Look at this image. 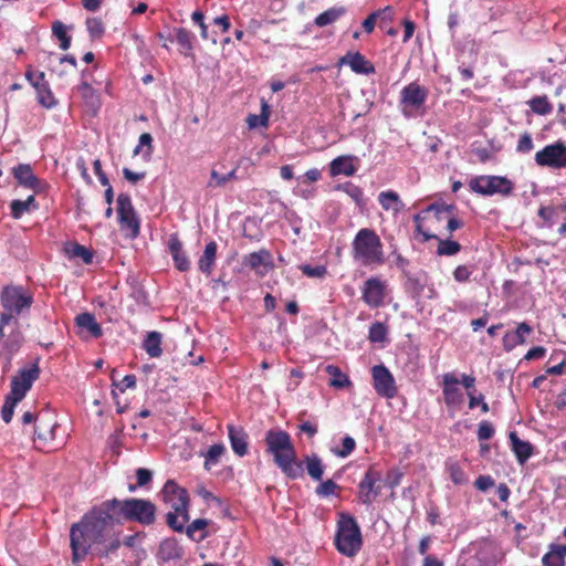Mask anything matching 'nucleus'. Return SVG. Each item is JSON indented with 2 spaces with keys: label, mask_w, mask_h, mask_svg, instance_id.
<instances>
[{
  "label": "nucleus",
  "mask_w": 566,
  "mask_h": 566,
  "mask_svg": "<svg viewBox=\"0 0 566 566\" xmlns=\"http://www.w3.org/2000/svg\"><path fill=\"white\" fill-rule=\"evenodd\" d=\"M116 524H119L109 500L92 509L71 526L70 542L73 562L83 560L93 545L105 544Z\"/></svg>",
  "instance_id": "obj_1"
},
{
  "label": "nucleus",
  "mask_w": 566,
  "mask_h": 566,
  "mask_svg": "<svg viewBox=\"0 0 566 566\" xmlns=\"http://www.w3.org/2000/svg\"><path fill=\"white\" fill-rule=\"evenodd\" d=\"M266 451L273 455L275 464L291 479L303 475V465L296 459V450L291 436L283 430H269L265 433Z\"/></svg>",
  "instance_id": "obj_2"
},
{
  "label": "nucleus",
  "mask_w": 566,
  "mask_h": 566,
  "mask_svg": "<svg viewBox=\"0 0 566 566\" xmlns=\"http://www.w3.org/2000/svg\"><path fill=\"white\" fill-rule=\"evenodd\" d=\"M0 303L3 312L0 315L1 326L11 322L18 324V316L29 312L33 304L32 294L20 285H7L0 293Z\"/></svg>",
  "instance_id": "obj_3"
},
{
  "label": "nucleus",
  "mask_w": 566,
  "mask_h": 566,
  "mask_svg": "<svg viewBox=\"0 0 566 566\" xmlns=\"http://www.w3.org/2000/svg\"><path fill=\"white\" fill-rule=\"evenodd\" d=\"M109 501L119 524L125 520L149 526L156 521V506L149 500L132 497L123 501L117 499H112Z\"/></svg>",
  "instance_id": "obj_4"
},
{
  "label": "nucleus",
  "mask_w": 566,
  "mask_h": 566,
  "mask_svg": "<svg viewBox=\"0 0 566 566\" xmlns=\"http://www.w3.org/2000/svg\"><path fill=\"white\" fill-rule=\"evenodd\" d=\"M353 258L361 265H380L385 262L382 243L377 233L368 228L360 229L353 241Z\"/></svg>",
  "instance_id": "obj_5"
},
{
  "label": "nucleus",
  "mask_w": 566,
  "mask_h": 566,
  "mask_svg": "<svg viewBox=\"0 0 566 566\" xmlns=\"http://www.w3.org/2000/svg\"><path fill=\"white\" fill-rule=\"evenodd\" d=\"M335 545L340 554L348 557L355 556L360 551L363 545L360 527L352 515L345 513L339 515Z\"/></svg>",
  "instance_id": "obj_6"
},
{
  "label": "nucleus",
  "mask_w": 566,
  "mask_h": 566,
  "mask_svg": "<svg viewBox=\"0 0 566 566\" xmlns=\"http://www.w3.org/2000/svg\"><path fill=\"white\" fill-rule=\"evenodd\" d=\"M428 98V90L417 82L406 85L400 92L399 107L406 118H412L423 114L424 103Z\"/></svg>",
  "instance_id": "obj_7"
},
{
  "label": "nucleus",
  "mask_w": 566,
  "mask_h": 566,
  "mask_svg": "<svg viewBox=\"0 0 566 566\" xmlns=\"http://www.w3.org/2000/svg\"><path fill=\"white\" fill-rule=\"evenodd\" d=\"M469 187L482 196H509L513 190V182L502 176H479L470 180Z\"/></svg>",
  "instance_id": "obj_8"
},
{
  "label": "nucleus",
  "mask_w": 566,
  "mask_h": 566,
  "mask_svg": "<svg viewBox=\"0 0 566 566\" xmlns=\"http://www.w3.org/2000/svg\"><path fill=\"white\" fill-rule=\"evenodd\" d=\"M116 210L120 229L127 231L130 239H135L139 234V220L127 193L118 195Z\"/></svg>",
  "instance_id": "obj_9"
},
{
  "label": "nucleus",
  "mask_w": 566,
  "mask_h": 566,
  "mask_svg": "<svg viewBox=\"0 0 566 566\" xmlns=\"http://www.w3.org/2000/svg\"><path fill=\"white\" fill-rule=\"evenodd\" d=\"M535 163L541 167L560 169L566 167V145L558 140L545 146L535 154Z\"/></svg>",
  "instance_id": "obj_10"
},
{
  "label": "nucleus",
  "mask_w": 566,
  "mask_h": 566,
  "mask_svg": "<svg viewBox=\"0 0 566 566\" xmlns=\"http://www.w3.org/2000/svg\"><path fill=\"white\" fill-rule=\"evenodd\" d=\"M382 474L374 465L369 467L358 484V499L365 505H370L380 494Z\"/></svg>",
  "instance_id": "obj_11"
},
{
  "label": "nucleus",
  "mask_w": 566,
  "mask_h": 566,
  "mask_svg": "<svg viewBox=\"0 0 566 566\" xmlns=\"http://www.w3.org/2000/svg\"><path fill=\"white\" fill-rule=\"evenodd\" d=\"M373 386L376 392L384 397L391 399L398 394L396 380L390 370L382 364L376 365L371 368Z\"/></svg>",
  "instance_id": "obj_12"
},
{
  "label": "nucleus",
  "mask_w": 566,
  "mask_h": 566,
  "mask_svg": "<svg viewBox=\"0 0 566 566\" xmlns=\"http://www.w3.org/2000/svg\"><path fill=\"white\" fill-rule=\"evenodd\" d=\"M40 368L36 364H33L29 368L20 370L19 375L13 377L11 380L10 396L14 397L15 400H22L27 392L32 387L34 380L39 378Z\"/></svg>",
  "instance_id": "obj_13"
},
{
  "label": "nucleus",
  "mask_w": 566,
  "mask_h": 566,
  "mask_svg": "<svg viewBox=\"0 0 566 566\" xmlns=\"http://www.w3.org/2000/svg\"><path fill=\"white\" fill-rule=\"evenodd\" d=\"M40 368L36 364H33L29 368L20 370L19 375L13 377L11 380L10 396L14 397L15 400H22L27 392L32 387L34 380L39 378Z\"/></svg>",
  "instance_id": "obj_14"
},
{
  "label": "nucleus",
  "mask_w": 566,
  "mask_h": 566,
  "mask_svg": "<svg viewBox=\"0 0 566 566\" xmlns=\"http://www.w3.org/2000/svg\"><path fill=\"white\" fill-rule=\"evenodd\" d=\"M386 296V284L379 277H369L361 287V298L371 308L384 305Z\"/></svg>",
  "instance_id": "obj_15"
},
{
  "label": "nucleus",
  "mask_w": 566,
  "mask_h": 566,
  "mask_svg": "<svg viewBox=\"0 0 566 566\" xmlns=\"http://www.w3.org/2000/svg\"><path fill=\"white\" fill-rule=\"evenodd\" d=\"M27 80L30 84L35 88L38 95V102L46 107L51 108L56 105V99L54 98L49 83L45 81V75L43 72H33L28 71L25 73Z\"/></svg>",
  "instance_id": "obj_16"
},
{
  "label": "nucleus",
  "mask_w": 566,
  "mask_h": 566,
  "mask_svg": "<svg viewBox=\"0 0 566 566\" xmlns=\"http://www.w3.org/2000/svg\"><path fill=\"white\" fill-rule=\"evenodd\" d=\"M56 427V422L52 421L48 413L40 417L32 431L38 449L46 448L54 440Z\"/></svg>",
  "instance_id": "obj_17"
},
{
  "label": "nucleus",
  "mask_w": 566,
  "mask_h": 566,
  "mask_svg": "<svg viewBox=\"0 0 566 566\" xmlns=\"http://www.w3.org/2000/svg\"><path fill=\"white\" fill-rule=\"evenodd\" d=\"M459 385L460 380L454 374L443 375L442 394L448 407H460L463 403L464 397Z\"/></svg>",
  "instance_id": "obj_18"
},
{
  "label": "nucleus",
  "mask_w": 566,
  "mask_h": 566,
  "mask_svg": "<svg viewBox=\"0 0 566 566\" xmlns=\"http://www.w3.org/2000/svg\"><path fill=\"white\" fill-rule=\"evenodd\" d=\"M13 176L21 186L34 192H41L44 189V184L33 174L28 164H20L13 168Z\"/></svg>",
  "instance_id": "obj_19"
},
{
  "label": "nucleus",
  "mask_w": 566,
  "mask_h": 566,
  "mask_svg": "<svg viewBox=\"0 0 566 566\" xmlns=\"http://www.w3.org/2000/svg\"><path fill=\"white\" fill-rule=\"evenodd\" d=\"M75 325L80 329L78 334L83 337L98 338L103 334L102 327L96 322L94 315L87 312L81 313L75 317Z\"/></svg>",
  "instance_id": "obj_20"
},
{
  "label": "nucleus",
  "mask_w": 566,
  "mask_h": 566,
  "mask_svg": "<svg viewBox=\"0 0 566 566\" xmlns=\"http://www.w3.org/2000/svg\"><path fill=\"white\" fill-rule=\"evenodd\" d=\"M169 252L172 256L175 266L180 272H186L190 269V260L182 249V243L177 234H171L168 241Z\"/></svg>",
  "instance_id": "obj_21"
},
{
  "label": "nucleus",
  "mask_w": 566,
  "mask_h": 566,
  "mask_svg": "<svg viewBox=\"0 0 566 566\" xmlns=\"http://www.w3.org/2000/svg\"><path fill=\"white\" fill-rule=\"evenodd\" d=\"M245 264L258 274L264 275L272 268V256L268 250L262 249L247 255Z\"/></svg>",
  "instance_id": "obj_22"
},
{
  "label": "nucleus",
  "mask_w": 566,
  "mask_h": 566,
  "mask_svg": "<svg viewBox=\"0 0 566 566\" xmlns=\"http://www.w3.org/2000/svg\"><path fill=\"white\" fill-rule=\"evenodd\" d=\"M532 327L523 322L520 323L515 331L507 332L503 336V347L506 352H511L514 349L517 345L524 344L526 335H530L532 333Z\"/></svg>",
  "instance_id": "obj_23"
},
{
  "label": "nucleus",
  "mask_w": 566,
  "mask_h": 566,
  "mask_svg": "<svg viewBox=\"0 0 566 566\" xmlns=\"http://www.w3.org/2000/svg\"><path fill=\"white\" fill-rule=\"evenodd\" d=\"M228 436L233 452L243 457L248 452V434L240 427L233 424L228 426Z\"/></svg>",
  "instance_id": "obj_24"
},
{
  "label": "nucleus",
  "mask_w": 566,
  "mask_h": 566,
  "mask_svg": "<svg viewBox=\"0 0 566 566\" xmlns=\"http://www.w3.org/2000/svg\"><path fill=\"white\" fill-rule=\"evenodd\" d=\"M179 507H175V510L170 511L167 514V524L175 532H184L185 525L189 522V506H185V504L179 503Z\"/></svg>",
  "instance_id": "obj_25"
},
{
  "label": "nucleus",
  "mask_w": 566,
  "mask_h": 566,
  "mask_svg": "<svg viewBox=\"0 0 566 566\" xmlns=\"http://www.w3.org/2000/svg\"><path fill=\"white\" fill-rule=\"evenodd\" d=\"M238 166L227 174H220L217 169L212 168L210 179L207 182L208 189L223 188L229 181L238 180Z\"/></svg>",
  "instance_id": "obj_26"
},
{
  "label": "nucleus",
  "mask_w": 566,
  "mask_h": 566,
  "mask_svg": "<svg viewBox=\"0 0 566 566\" xmlns=\"http://www.w3.org/2000/svg\"><path fill=\"white\" fill-rule=\"evenodd\" d=\"M343 61L347 63L355 73L371 74L375 72L373 64L359 52L347 54Z\"/></svg>",
  "instance_id": "obj_27"
},
{
  "label": "nucleus",
  "mask_w": 566,
  "mask_h": 566,
  "mask_svg": "<svg viewBox=\"0 0 566 566\" xmlns=\"http://www.w3.org/2000/svg\"><path fill=\"white\" fill-rule=\"evenodd\" d=\"M378 201L384 210H391L394 213H399L405 208L399 195L394 190L381 191Z\"/></svg>",
  "instance_id": "obj_28"
},
{
  "label": "nucleus",
  "mask_w": 566,
  "mask_h": 566,
  "mask_svg": "<svg viewBox=\"0 0 566 566\" xmlns=\"http://www.w3.org/2000/svg\"><path fill=\"white\" fill-rule=\"evenodd\" d=\"M217 243L214 241L209 242L203 251V254L198 261L199 270L206 275H210L213 270V265L217 256Z\"/></svg>",
  "instance_id": "obj_29"
},
{
  "label": "nucleus",
  "mask_w": 566,
  "mask_h": 566,
  "mask_svg": "<svg viewBox=\"0 0 566 566\" xmlns=\"http://www.w3.org/2000/svg\"><path fill=\"white\" fill-rule=\"evenodd\" d=\"M510 440L512 444V450L516 455L517 461L521 464H524L532 455L533 448L531 443L521 440L516 432L510 433Z\"/></svg>",
  "instance_id": "obj_30"
},
{
  "label": "nucleus",
  "mask_w": 566,
  "mask_h": 566,
  "mask_svg": "<svg viewBox=\"0 0 566 566\" xmlns=\"http://www.w3.org/2000/svg\"><path fill=\"white\" fill-rule=\"evenodd\" d=\"M158 554L164 562H168L180 558L182 549L175 538H166L160 543Z\"/></svg>",
  "instance_id": "obj_31"
},
{
  "label": "nucleus",
  "mask_w": 566,
  "mask_h": 566,
  "mask_svg": "<svg viewBox=\"0 0 566 566\" xmlns=\"http://www.w3.org/2000/svg\"><path fill=\"white\" fill-rule=\"evenodd\" d=\"M163 335L159 332H149L143 343V348L151 358H158L163 354Z\"/></svg>",
  "instance_id": "obj_32"
},
{
  "label": "nucleus",
  "mask_w": 566,
  "mask_h": 566,
  "mask_svg": "<svg viewBox=\"0 0 566 566\" xmlns=\"http://www.w3.org/2000/svg\"><path fill=\"white\" fill-rule=\"evenodd\" d=\"M356 172V167L353 164L352 157L340 156L335 158L331 163V175H344V176H353Z\"/></svg>",
  "instance_id": "obj_33"
},
{
  "label": "nucleus",
  "mask_w": 566,
  "mask_h": 566,
  "mask_svg": "<svg viewBox=\"0 0 566 566\" xmlns=\"http://www.w3.org/2000/svg\"><path fill=\"white\" fill-rule=\"evenodd\" d=\"M78 92L81 93L82 98L85 104L92 109L97 111L99 108V96L96 91L86 82L83 81L78 86Z\"/></svg>",
  "instance_id": "obj_34"
},
{
  "label": "nucleus",
  "mask_w": 566,
  "mask_h": 566,
  "mask_svg": "<svg viewBox=\"0 0 566 566\" xmlns=\"http://www.w3.org/2000/svg\"><path fill=\"white\" fill-rule=\"evenodd\" d=\"M308 475L315 481H322L324 474V465L318 455H306L304 459Z\"/></svg>",
  "instance_id": "obj_35"
},
{
  "label": "nucleus",
  "mask_w": 566,
  "mask_h": 566,
  "mask_svg": "<svg viewBox=\"0 0 566 566\" xmlns=\"http://www.w3.org/2000/svg\"><path fill=\"white\" fill-rule=\"evenodd\" d=\"M346 13V9L344 7H333L323 13L318 14L315 18V24L317 27H326L335 21H337L340 17Z\"/></svg>",
  "instance_id": "obj_36"
},
{
  "label": "nucleus",
  "mask_w": 566,
  "mask_h": 566,
  "mask_svg": "<svg viewBox=\"0 0 566 566\" xmlns=\"http://www.w3.org/2000/svg\"><path fill=\"white\" fill-rule=\"evenodd\" d=\"M325 371L332 377L329 380V386L340 389L350 385L348 376L343 374L338 366L327 365Z\"/></svg>",
  "instance_id": "obj_37"
},
{
  "label": "nucleus",
  "mask_w": 566,
  "mask_h": 566,
  "mask_svg": "<svg viewBox=\"0 0 566 566\" xmlns=\"http://www.w3.org/2000/svg\"><path fill=\"white\" fill-rule=\"evenodd\" d=\"M65 252L70 259H80L85 264L93 262V254L90 249L78 243L70 244L65 248Z\"/></svg>",
  "instance_id": "obj_38"
},
{
  "label": "nucleus",
  "mask_w": 566,
  "mask_h": 566,
  "mask_svg": "<svg viewBox=\"0 0 566 566\" xmlns=\"http://www.w3.org/2000/svg\"><path fill=\"white\" fill-rule=\"evenodd\" d=\"M161 494H163V500H169V499H176L180 502V497L181 499H187L188 497V493L187 491L184 489V488H180L175 481L172 480H168L163 490H161Z\"/></svg>",
  "instance_id": "obj_39"
},
{
  "label": "nucleus",
  "mask_w": 566,
  "mask_h": 566,
  "mask_svg": "<svg viewBox=\"0 0 566 566\" xmlns=\"http://www.w3.org/2000/svg\"><path fill=\"white\" fill-rule=\"evenodd\" d=\"M31 207L36 208L34 196H29L25 200H13L10 205L11 214L14 219H20Z\"/></svg>",
  "instance_id": "obj_40"
},
{
  "label": "nucleus",
  "mask_w": 566,
  "mask_h": 566,
  "mask_svg": "<svg viewBox=\"0 0 566 566\" xmlns=\"http://www.w3.org/2000/svg\"><path fill=\"white\" fill-rule=\"evenodd\" d=\"M447 470L449 472L451 481L457 485H462L468 482V476L463 469L457 461L448 460L446 462Z\"/></svg>",
  "instance_id": "obj_41"
},
{
  "label": "nucleus",
  "mask_w": 566,
  "mask_h": 566,
  "mask_svg": "<svg viewBox=\"0 0 566 566\" xmlns=\"http://www.w3.org/2000/svg\"><path fill=\"white\" fill-rule=\"evenodd\" d=\"M224 452L226 447L222 443L211 446L205 455V469L210 470L212 465L219 462Z\"/></svg>",
  "instance_id": "obj_42"
},
{
  "label": "nucleus",
  "mask_w": 566,
  "mask_h": 566,
  "mask_svg": "<svg viewBox=\"0 0 566 566\" xmlns=\"http://www.w3.org/2000/svg\"><path fill=\"white\" fill-rule=\"evenodd\" d=\"M388 327L381 323H373L369 327L368 339L371 343H384L387 339Z\"/></svg>",
  "instance_id": "obj_43"
},
{
  "label": "nucleus",
  "mask_w": 566,
  "mask_h": 566,
  "mask_svg": "<svg viewBox=\"0 0 566 566\" xmlns=\"http://www.w3.org/2000/svg\"><path fill=\"white\" fill-rule=\"evenodd\" d=\"M528 105L538 115H547L553 109L546 96H536L528 102Z\"/></svg>",
  "instance_id": "obj_44"
},
{
  "label": "nucleus",
  "mask_w": 566,
  "mask_h": 566,
  "mask_svg": "<svg viewBox=\"0 0 566 566\" xmlns=\"http://www.w3.org/2000/svg\"><path fill=\"white\" fill-rule=\"evenodd\" d=\"M337 189L342 190L346 195H348L356 202V205H358V206L364 205V193H363V190L358 186H356L352 182H345V184L338 186Z\"/></svg>",
  "instance_id": "obj_45"
},
{
  "label": "nucleus",
  "mask_w": 566,
  "mask_h": 566,
  "mask_svg": "<svg viewBox=\"0 0 566 566\" xmlns=\"http://www.w3.org/2000/svg\"><path fill=\"white\" fill-rule=\"evenodd\" d=\"M542 563L544 566H565V558L551 544L548 552L542 557Z\"/></svg>",
  "instance_id": "obj_46"
},
{
  "label": "nucleus",
  "mask_w": 566,
  "mask_h": 566,
  "mask_svg": "<svg viewBox=\"0 0 566 566\" xmlns=\"http://www.w3.org/2000/svg\"><path fill=\"white\" fill-rule=\"evenodd\" d=\"M461 250V244L452 240H440L437 249L439 255H454Z\"/></svg>",
  "instance_id": "obj_47"
},
{
  "label": "nucleus",
  "mask_w": 566,
  "mask_h": 566,
  "mask_svg": "<svg viewBox=\"0 0 566 566\" xmlns=\"http://www.w3.org/2000/svg\"><path fill=\"white\" fill-rule=\"evenodd\" d=\"M86 29L92 39H98L105 32L104 24L98 18H88L86 20Z\"/></svg>",
  "instance_id": "obj_48"
},
{
  "label": "nucleus",
  "mask_w": 566,
  "mask_h": 566,
  "mask_svg": "<svg viewBox=\"0 0 566 566\" xmlns=\"http://www.w3.org/2000/svg\"><path fill=\"white\" fill-rule=\"evenodd\" d=\"M304 275L313 279H323L327 274V269L325 265H308L302 264L298 266Z\"/></svg>",
  "instance_id": "obj_49"
},
{
  "label": "nucleus",
  "mask_w": 566,
  "mask_h": 566,
  "mask_svg": "<svg viewBox=\"0 0 566 566\" xmlns=\"http://www.w3.org/2000/svg\"><path fill=\"white\" fill-rule=\"evenodd\" d=\"M386 12H391V7H385L382 10H377L370 13L364 21H363V28L365 32L371 33L375 29L376 21L381 14Z\"/></svg>",
  "instance_id": "obj_50"
},
{
  "label": "nucleus",
  "mask_w": 566,
  "mask_h": 566,
  "mask_svg": "<svg viewBox=\"0 0 566 566\" xmlns=\"http://www.w3.org/2000/svg\"><path fill=\"white\" fill-rule=\"evenodd\" d=\"M20 400H15L14 397L8 395L3 403L1 416L6 423H9L13 417L14 408Z\"/></svg>",
  "instance_id": "obj_51"
},
{
  "label": "nucleus",
  "mask_w": 566,
  "mask_h": 566,
  "mask_svg": "<svg viewBox=\"0 0 566 566\" xmlns=\"http://www.w3.org/2000/svg\"><path fill=\"white\" fill-rule=\"evenodd\" d=\"M339 486L333 480L323 481L315 490L316 494L322 497L335 495Z\"/></svg>",
  "instance_id": "obj_52"
},
{
  "label": "nucleus",
  "mask_w": 566,
  "mask_h": 566,
  "mask_svg": "<svg viewBox=\"0 0 566 566\" xmlns=\"http://www.w3.org/2000/svg\"><path fill=\"white\" fill-rule=\"evenodd\" d=\"M342 449L333 450V453L339 458H347L354 451L356 442L352 437L346 436L342 440Z\"/></svg>",
  "instance_id": "obj_53"
},
{
  "label": "nucleus",
  "mask_w": 566,
  "mask_h": 566,
  "mask_svg": "<svg viewBox=\"0 0 566 566\" xmlns=\"http://www.w3.org/2000/svg\"><path fill=\"white\" fill-rule=\"evenodd\" d=\"M533 149L534 144L531 134H522L516 145V151L520 154H530Z\"/></svg>",
  "instance_id": "obj_54"
},
{
  "label": "nucleus",
  "mask_w": 566,
  "mask_h": 566,
  "mask_svg": "<svg viewBox=\"0 0 566 566\" xmlns=\"http://www.w3.org/2000/svg\"><path fill=\"white\" fill-rule=\"evenodd\" d=\"M268 105L263 104L262 107V114L260 116L258 115H250L248 117V125L250 128H255L258 126H266L269 120V114L266 113Z\"/></svg>",
  "instance_id": "obj_55"
},
{
  "label": "nucleus",
  "mask_w": 566,
  "mask_h": 566,
  "mask_svg": "<svg viewBox=\"0 0 566 566\" xmlns=\"http://www.w3.org/2000/svg\"><path fill=\"white\" fill-rule=\"evenodd\" d=\"M472 272H473L472 266L458 265L453 271V277L459 283H465L470 280Z\"/></svg>",
  "instance_id": "obj_56"
},
{
  "label": "nucleus",
  "mask_w": 566,
  "mask_h": 566,
  "mask_svg": "<svg viewBox=\"0 0 566 566\" xmlns=\"http://www.w3.org/2000/svg\"><path fill=\"white\" fill-rule=\"evenodd\" d=\"M177 42L185 49L192 48V34L186 29H178L176 32Z\"/></svg>",
  "instance_id": "obj_57"
},
{
  "label": "nucleus",
  "mask_w": 566,
  "mask_h": 566,
  "mask_svg": "<svg viewBox=\"0 0 566 566\" xmlns=\"http://www.w3.org/2000/svg\"><path fill=\"white\" fill-rule=\"evenodd\" d=\"M107 541L108 544L105 545V547L103 549L99 551V556L102 557H109L112 554H115L117 552V549L120 547L122 545V542L119 541L118 537H112L108 538Z\"/></svg>",
  "instance_id": "obj_58"
},
{
  "label": "nucleus",
  "mask_w": 566,
  "mask_h": 566,
  "mask_svg": "<svg viewBox=\"0 0 566 566\" xmlns=\"http://www.w3.org/2000/svg\"><path fill=\"white\" fill-rule=\"evenodd\" d=\"M494 434V428L489 421H482L478 428V439L479 440H489Z\"/></svg>",
  "instance_id": "obj_59"
},
{
  "label": "nucleus",
  "mask_w": 566,
  "mask_h": 566,
  "mask_svg": "<svg viewBox=\"0 0 566 566\" xmlns=\"http://www.w3.org/2000/svg\"><path fill=\"white\" fill-rule=\"evenodd\" d=\"M137 486H146L153 479V472L145 468L136 470Z\"/></svg>",
  "instance_id": "obj_60"
},
{
  "label": "nucleus",
  "mask_w": 566,
  "mask_h": 566,
  "mask_svg": "<svg viewBox=\"0 0 566 566\" xmlns=\"http://www.w3.org/2000/svg\"><path fill=\"white\" fill-rule=\"evenodd\" d=\"M402 475L403 474L398 470H390L386 478V485L394 490L400 484Z\"/></svg>",
  "instance_id": "obj_61"
},
{
  "label": "nucleus",
  "mask_w": 566,
  "mask_h": 566,
  "mask_svg": "<svg viewBox=\"0 0 566 566\" xmlns=\"http://www.w3.org/2000/svg\"><path fill=\"white\" fill-rule=\"evenodd\" d=\"M208 525V521L203 518H197L186 528V533L189 537L193 538L197 531H202Z\"/></svg>",
  "instance_id": "obj_62"
},
{
  "label": "nucleus",
  "mask_w": 566,
  "mask_h": 566,
  "mask_svg": "<svg viewBox=\"0 0 566 566\" xmlns=\"http://www.w3.org/2000/svg\"><path fill=\"white\" fill-rule=\"evenodd\" d=\"M474 485L478 490L484 492L494 485V480L490 475H480L475 480Z\"/></svg>",
  "instance_id": "obj_63"
},
{
  "label": "nucleus",
  "mask_w": 566,
  "mask_h": 566,
  "mask_svg": "<svg viewBox=\"0 0 566 566\" xmlns=\"http://www.w3.org/2000/svg\"><path fill=\"white\" fill-rule=\"evenodd\" d=\"M545 354H546V349L544 347L536 346V347L531 348L526 353L525 359L526 360L539 359V358L544 357Z\"/></svg>",
  "instance_id": "obj_64"
}]
</instances>
